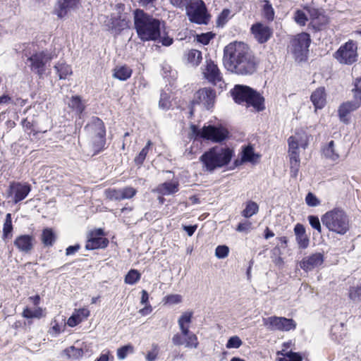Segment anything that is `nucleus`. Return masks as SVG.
Returning <instances> with one entry per match:
<instances>
[{
    "mask_svg": "<svg viewBox=\"0 0 361 361\" xmlns=\"http://www.w3.org/2000/svg\"><path fill=\"white\" fill-rule=\"evenodd\" d=\"M224 63L228 71L238 74H252L255 71L248 47L241 42H231L224 48Z\"/></svg>",
    "mask_w": 361,
    "mask_h": 361,
    "instance_id": "1",
    "label": "nucleus"
},
{
    "mask_svg": "<svg viewBox=\"0 0 361 361\" xmlns=\"http://www.w3.org/2000/svg\"><path fill=\"white\" fill-rule=\"evenodd\" d=\"M160 21L142 10L134 11V25L137 36L142 41H155L160 37Z\"/></svg>",
    "mask_w": 361,
    "mask_h": 361,
    "instance_id": "2",
    "label": "nucleus"
},
{
    "mask_svg": "<svg viewBox=\"0 0 361 361\" xmlns=\"http://www.w3.org/2000/svg\"><path fill=\"white\" fill-rule=\"evenodd\" d=\"M233 151L228 147L215 146L205 152L200 158L203 167L208 171L227 165L231 160Z\"/></svg>",
    "mask_w": 361,
    "mask_h": 361,
    "instance_id": "3",
    "label": "nucleus"
},
{
    "mask_svg": "<svg viewBox=\"0 0 361 361\" xmlns=\"http://www.w3.org/2000/svg\"><path fill=\"white\" fill-rule=\"evenodd\" d=\"M323 225L329 231L338 235H345L350 229V219L346 212L334 208L322 216Z\"/></svg>",
    "mask_w": 361,
    "mask_h": 361,
    "instance_id": "4",
    "label": "nucleus"
},
{
    "mask_svg": "<svg viewBox=\"0 0 361 361\" xmlns=\"http://www.w3.org/2000/svg\"><path fill=\"white\" fill-rule=\"evenodd\" d=\"M232 95L236 103L251 106L258 111L264 109V98L247 86L236 85L232 90Z\"/></svg>",
    "mask_w": 361,
    "mask_h": 361,
    "instance_id": "5",
    "label": "nucleus"
},
{
    "mask_svg": "<svg viewBox=\"0 0 361 361\" xmlns=\"http://www.w3.org/2000/svg\"><path fill=\"white\" fill-rule=\"evenodd\" d=\"M192 137H202L214 142H219L224 140L228 136V130L222 127L213 126H204L199 129L195 125L190 126Z\"/></svg>",
    "mask_w": 361,
    "mask_h": 361,
    "instance_id": "6",
    "label": "nucleus"
},
{
    "mask_svg": "<svg viewBox=\"0 0 361 361\" xmlns=\"http://www.w3.org/2000/svg\"><path fill=\"white\" fill-rule=\"evenodd\" d=\"M310 42V37L305 32L300 33L292 39L290 50L296 61H302L306 59Z\"/></svg>",
    "mask_w": 361,
    "mask_h": 361,
    "instance_id": "7",
    "label": "nucleus"
},
{
    "mask_svg": "<svg viewBox=\"0 0 361 361\" xmlns=\"http://www.w3.org/2000/svg\"><path fill=\"white\" fill-rule=\"evenodd\" d=\"M334 58L341 64L351 65L357 61V45L353 40H349L341 45L334 54Z\"/></svg>",
    "mask_w": 361,
    "mask_h": 361,
    "instance_id": "8",
    "label": "nucleus"
},
{
    "mask_svg": "<svg viewBox=\"0 0 361 361\" xmlns=\"http://www.w3.org/2000/svg\"><path fill=\"white\" fill-rule=\"evenodd\" d=\"M263 324L269 331H288L296 328V323L293 319L272 316L263 318Z\"/></svg>",
    "mask_w": 361,
    "mask_h": 361,
    "instance_id": "9",
    "label": "nucleus"
},
{
    "mask_svg": "<svg viewBox=\"0 0 361 361\" xmlns=\"http://www.w3.org/2000/svg\"><path fill=\"white\" fill-rule=\"evenodd\" d=\"M85 129L92 135L95 150L99 151L105 145L106 130L102 121L96 118L85 127Z\"/></svg>",
    "mask_w": 361,
    "mask_h": 361,
    "instance_id": "10",
    "label": "nucleus"
},
{
    "mask_svg": "<svg viewBox=\"0 0 361 361\" xmlns=\"http://www.w3.org/2000/svg\"><path fill=\"white\" fill-rule=\"evenodd\" d=\"M31 190V186L27 183H11L7 192L8 197L11 198L14 203H18L24 200Z\"/></svg>",
    "mask_w": 361,
    "mask_h": 361,
    "instance_id": "11",
    "label": "nucleus"
},
{
    "mask_svg": "<svg viewBox=\"0 0 361 361\" xmlns=\"http://www.w3.org/2000/svg\"><path fill=\"white\" fill-rule=\"evenodd\" d=\"M187 13L192 22L198 24L207 23V9L203 1L197 0L192 3Z\"/></svg>",
    "mask_w": 361,
    "mask_h": 361,
    "instance_id": "12",
    "label": "nucleus"
},
{
    "mask_svg": "<svg viewBox=\"0 0 361 361\" xmlns=\"http://www.w3.org/2000/svg\"><path fill=\"white\" fill-rule=\"evenodd\" d=\"M80 0H57L54 8V13L59 18L68 17L80 8Z\"/></svg>",
    "mask_w": 361,
    "mask_h": 361,
    "instance_id": "13",
    "label": "nucleus"
},
{
    "mask_svg": "<svg viewBox=\"0 0 361 361\" xmlns=\"http://www.w3.org/2000/svg\"><path fill=\"white\" fill-rule=\"evenodd\" d=\"M51 59V56L46 51H40L34 54L30 58V68L32 71L35 72L39 75H42L45 72V65Z\"/></svg>",
    "mask_w": 361,
    "mask_h": 361,
    "instance_id": "14",
    "label": "nucleus"
},
{
    "mask_svg": "<svg viewBox=\"0 0 361 361\" xmlns=\"http://www.w3.org/2000/svg\"><path fill=\"white\" fill-rule=\"evenodd\" d=\"M203 74L204 78L208 80L209 82L214 85L219 86L222 88L224 82L222 81L221 73L217 67V66L211 60L206 61L205 68L203 70Z\"/></svg>",
    "mask_w": 361,
    "mask_h": 361,
    "instance_id": "15",
    "label": "nucleus"
},
{
    "mask_svg": "<svg viewBox=\"0 0 361 361\" xmlns=\"http://www.w3.org/2000/svg\"><path fill=\"white\" fill-rule=\"evenodd\" d=\"M136 192V190L132 187H126L121 189L109 188L104 191L106 197L111 201L130 199L135 195Z\"/></svg>",
    "mask_w": 361,
    "mask_h": 361,
    "instance_id": "16",
    "label": "nucleus"
},
{
    "mask_svg": "<svg viewBox=\"0 0 361 361\" xmlns=\"http://www.w3.org/2000/svg\"><path fill=\"white\" fill-rule=\"evenodd\" d=\"M361 106V95L359 97H357V94L354 95V100L346 102L343 103L338 109V116L341 120L344 123H349V117L348 115L357 109Z\"/></svg>",
    "mask_w": 361,
    "mask_h": 361,
    "instance_id": "17",
    "label": "nucleus"
},
{
    "mask_svg": "<svg viewBox=\"0 0 361 361\" xmlns=\"http://www.w3.org/2000/svg\"><path fill=\"white\" fill-rule=\"evenodd\" d=\"M215 97V92L210 88L205 87L195 92L194 102L202 104L206 109H209L214 106Z\"/></svg>",
    "mask_w": 361,
    "mask_h": 361,
    "instance_id": "18",
    "label": "nucleus"
},
{
    "mask_svg": "<svg viewBox=\"0 0 361 361\" xmlns=\"http://www.w3.org/2000/svg\"><path fill=\"white\" fill-rule=\"evenodd\" d=\"M310 139V135L305 130H298L294 135L288 139L289 149L298 151L299 147L305 149L308 145Z\"/></svg>",
    "mask_w": 361,
    "mask_h": 361,
    "instance_id": "19",
    "label": "nucleus"
},
{
    "mask_svg": "<svg viewBox=\"0 0 361 361\" xmlns=\"http://www.w3.org/2000/svg\"><path fill=\"white\" fill-rule=\"evenodd\" d=\"M324 261L323 254L320 252L313 253L304 257L300 262V267L305 271L308 272L321 267Z\"/></svg>",
    "mask_w": 361,
    "mask_h": 361,
    "instance_id": "20",
    "label": "nucleus"
},
{
    "mask_svg": "<svg viewBox=\"0 0 361 361\" xmlns=\"http://www.w3.org/2000/svg\"><path fill=\"white\" fill-rule=\"evenodd\" d=\"M311 26L316 30H321L326 27L329 23L328 17L324 13L317 8L308 10Z\"/></svg>",
    "mask_w": 361,
    "mask_h": 361,
    "instance_id": "21",
    "label": "nucleus"
},
{
    "mask_svg": "<svg viewBox=\"0 0 361 361\" xmlns=\"http://www.w3.org/2000/svg\"><path fill=\"white\" fill-rule=\"evenodd\" d=\"M192 312H183L178 320V326L180 331H182L185 336H190L189 340H190V345H194L196 343L195 334L190 331V324L192 322Z\"/></svg>",
    "mask_w": 361,
    "mask_h": 361,
    "instance_id": "22",
    "label": "nucleus"
},
{
    "mask_svg": "<svg viewBox=\"0 0 361 361\" xmlns=\"http://www.w3.org/2000/svg\"><path fill=\"white\" fill-rule=\"evenodd\" d=\"M103 235L104 232L102 229H97L92 231L90 235V238L85 245L86 249L94 250L106 247L108 240L102 237Z\"/></svg>",
    "mask_w": 361,
    "mask_h": 361,
    "instance_id": "23",
    "label": "nucleus"
},
{
    "mask_svg": "<svg viewBox=\"0 0 361 361\" xmlns=\"http://www.w3.org/2000/svg\"><path fill=\"white\" fill-rule=\"evenodd\" d=\"M251 32L255 38L259 43H264L269 40L272 35V31L267 25L261 23L252 25Z\"/></svg>",
    "mask_w": 361,
    "mask_h": 361,
    "instance_id": "24",
    "label": "nucleus"
},
{
    "mask_svg": "<svg viewBox=\"0 0 361 361\" xmlns=\"http://www.w3.org/2000/svg\"><path fill=\"white\" fill-rule=\"evenodd\" d=\"M35 238L30 235H21L18 236L14 240L15 246L23 252H30L34 246Z\"/></svg>",
    "mask_w": 361,
    "mask_h": 361,
    "instance_id": "25",
    "label": "nucleus"
},
{
    "mask_svg": "<svg viewBox=\"0 0 361 361\" xmlns=\"http://www.w3.org/2000/svg\"><path fill=\"white\" fill-rule=\"evenodd\" d=\"M90 314V312L87 307L75 309L72 315L68 319L67 324L71 327H74L86 319Z\"/></svg>",
    "mask_w": 361,
    "mask_h": 361,
    "instance_id": "26",
    "label": "nucleus"
},
{
    "mask_svg": "<svg viewBox=\"0 0 361 361\" xmlns=\"http://www.w3.org/2000/svg\"><path fill=\"white\" fill-rule=\"evenodd\" d=\"M294 233L298 247L302 249L307 248L310 243V239L303 225L297 224L294 228Z\"/></svg>",
    "mask_w": 361,
    "mask_h": 361,
    "instance_id": "27",
    "label": "nucleus"
},
{
    "mask_svg": "<svg viewBox=\"0 0 361 361\" xmlns=\"http://www.w3.org/2000/svg\"><path fill=\"white\" fill-rule=\"evenodd\" d=\"M179 183L177 180L165 182L159 185L154 190L162 195H169L178 191Z\"/></svg>",
    "mask_w": 361,
    "mask_h": 361,
    "instance_id": "28",
    "label": "nucleus"
},
{
    "mask_svg": "<svg viewBox=\"0 0 361 361\" xmlns=\"http://www.w3.org/2000/svg\"><path fill=\"white\" fill-rule=\"evenodd\" d=\"M310 99L316 110L318 109H322L326 104V94L324 88H317L312 93Z\"/></svg>",
    "mask_w": 361,
    "mask_h": 361,
    "instance_id": "29",
    "label": "nucleus"
},
{
    "mask_svg": "<svg viewBox=\"0 0 361 361\" xmlns=\"http://www.w3.org/2000/svg\"><path fill=\"white\" fill-rule=\"evenodd\" d=\"M182 331L175 334L172 337V342L175 345H183L188 348H197L199 345V342L197 336L195 335L196 343L194 345H190V336H183Z\"/></svg>",
    "mask_w": 361,
    "mask_h": 361,
    "instance_id": "30",
    "label": "nucleus"
},
{
    "mask_svg": "<svg viewBox=\"0 0 361 361\" xmlns=\"http://www.w3.org/2000/svg\"><path fill=\"white\" fill-rule=\"evenodd\" d=\"M288 153L290 157V176L291 177L296 178L300 166L299 152L298 151L288 149Z\"/></svg>",
    "mask_w": 361,
    "mask_h": 361,
    "instance_id": "31",
    "label": "nucleus"
},
{
    "mask_svg": "<svg viewBox=\"0 0 361 361\" xmlns=\"http://www.w3.org/2000/svg\"><path fill=\"white\" fill-rule=\"evenodd\" d=\"M62 355L66 357V360L73 361L78 360L83 355L84 351L81 348H77L75 346H70L63 350Z\"/></svg>",
    "mask_w": 361,
    "mask_h": 361,
    "instance_id": "32",
    "label": "nucleus"
},
{
    "mask_svg": "<svg viewBox=\"0 0 361 361\" xmlns=\"http://www.w3.org/2000/svg\"><path fill=\"white\" fill-rule=\"evenodd\" d=\"M323 153L326 158L333 161H337L340 158L338 150L336 149L333 140L330 141L323 149Z\"/></svg>",
    "mask_w": 361,
    "mask_h": 361,
    "instance_id": "33",
    "label": "nucleus"
},
{
    "mask_svg": "<svg viewBox=\"0 0 361 361\" xmlns=\"http://www.w3.org/2000/svg\"><path fill=\"white\" fill-rule=\"evenodd\" d=\"M111 20V28L116 30L121 31L129 27L130 20L126 15L112 18Z\"/></svg>",
    "mask_w": 361,
    "mask_h": 361,
    "instance_id": "34",
    "label": "nucleus"
},
{
    "mask_svg": "<svg viewBox=\"0 0 361 361\" xmlns=\"http://www.w3.org/2000/svg\"><path fill=\"white\" fill-rule=\"evenodd\" d=\"M132 75V69L127 66H117L114 70L113 76L120 80H126Z\"/></svg>",
    "mask_w": 361,
    "mask_h": 361,
    "instance_id": "35",
    "label": "nucleus"
},
{
    "mask_svg": "<svg viewBox=\"0 0 361 361\" xmlns=\"http://www.w3.org/2000/svg\"><path fill=\"white\" fill-rule=\"evenodd\" d=\"M259 155L254 152V149L252 147L247 146L244 148L242 154L243 161H248L252 164H255L258 161Z\"/></svg>",
    "mask_w": 361,
    "mask_h": 361,
    "instance_id": "36",
    "label": "nucleus"
},
{
    "mask_svg": "<svg viewBox=\"0 0 361 361\" xmlns=\"http://www.w3.org/2000/svg\"><path fill=\"white\" fill-rule=\"evenodd\" d=\"M54 68L56 70L59 79L61 80L66 79L68 75L72 74V69L71 66L63 63H57L55 65Z\"/></svg>",
    "mask_w": 361,
    "mask_h": 361,
    "instance_id": "37",
    "label": "nucleus"
},
{
    "mask_svg": "<svg viewBox=\"0 0 361 361\" xmlns=\"http://www.w3.org/2000/svg\"><path fill=\"white\" fill-rule=\"evenodd\" d=\"M41 239L45 246H51L55 241L56 236L51 228H45L42 231Z\"/></svg>",
    "mask_w": 361,
    "mask_h": 361,
    "instance_id": "38",
    "label": "nucleus"
},
{
    "mask_svg": "<svg viewBox=\"0 0 361 361\" xmlns=\"http://www.w3.org/2000/svg\"><path fill=\"white\" fill-rule=\"evenodd\" d=\"M277 355H283L279 357L278 361H302V357L297 353L285 352V350L279 351Z\"/></svg>",
    "mask_w": 361,
    "mask_h": 361,
    "instance_id": "39",
    "label": "nucleus"
},
{
    "mask_svg": "<svg viewBox=\"0 0 361 361\" xmlns=\"http://www.w3.org/2000/svg\"><path fill=\"white\" fill-rule=\"evenodd\" d=\"M281 250L278 246H276L271 251V260L274 263V264L279 267V268H281L284 264V261L281 256Z\"/></svg>",
    "mask_w": 361,
    "mask_h": 361,
    "instance_id": "40",
    "label": "nucleus"
},
{
    "mask_svg": "<svg viewBox=\"0 0 361 361\" xmlns=\"http://www.w3.org/2000/svg\"><path fill=\"white\" fill-rule=\"evenodd\" d=\"M202 53L197 49H192L187 54L188 61L192 66H197L202 61Z\"/></svg>",
    "mask_w": 361,
    "mask_h": 361,
    "instance_id": "41",
    "label": "nucleus"
},
{
    "mask_svg": "<svg viewBox=\"0 0 361 361\" xmlns=\"http://www.w3.org/2000/svg\"><path fill=\"white\" fill-rule=\"evenodd\" d=\"M258 210V204L253 201H249L247 202L245 209L242 212V215L244 217L249 218L257 214Z\"/></svg>",
    "mask_w": 361,
    "mask_h": 361,
    "instance_id": "42",
    "label": "nucleus"
},
{
    "mask_svg": "<svg viewBox=\"0 0 361 361\" xmlns=\"http://www.w3.org/2000/svg\"><path fill=\"white\" fill-rule=\"evenodd\" d=\"M69 107L74 109L78 114H81L85 109V105L78 96H73L68 102Z\"/></svg>",
    "mask_w": 361,
    "mask_h": 361,
    "instance_id": "43",
    "label": "nucleus"
},
{
    "mask_svg": "<svg viewBox=\"0 0 361 361\" xmlns=\"http://www.w3.org/2000/svg\"><path fill=\"white\" fill-rule=\"evenodd\" d=\"M13 231L11 214H7L3 227V238L6 239L11 235Z\"/></svg>",
    "mask_w": 361,
    "mask_h": 361,
    "instance_id": "44",
    "label": "nucleus"
},
{
    "mask_svg": "<svg viewBox=\"0 0 361 361\" xmlns=\"http://www.w3.org/2000/svg\"><path fill=\"white\" fill-rule=\"evenodd\" d=\"M141 277V274L136 269H130L125 277V283L133 285L137 283Z\"/></svg>",
    "mask_w": 361,
    "mask_h": 361,
    "instance_id": "45",
    "label": "nucleus"
},
{
    "mask_svg": "<svg viewBox=\"0 0 361 361\" xmlns=\"http://www.w3.org/2000/svg\"><path fill=\"white\" fill-rule=\"evenodd\" d=\"M349 298L354 302L361 301V285L350 288Z\"/></svg>",
    "mask_w": 361,
    "mask_h": 361,
    "instance_id": "46",
    "label": "nucleus"
},
{
    "mask_svg": "<svg viewBox=\"0 0 361 361\" xmlns=\"http://www.w3.org/2000/svg\"><path fill=\"white\" fill-rule=\"evenodd\" d=\"M42 316V310L39 307L34 310L27 307L23 312V317L27 319L40 318Z\"/></svg>",
    "mask_w": 361,
    "mask_h": 361,
    "instance_id": "47",
    "label": "nucleus"
},
{
    "mask_svg": "<svg viewBox=\"0 0 361 361\" xmlns=\"http://www.w3.org/2000/svg\"><path fill=\"white\" fill-rule=\"evenodd\" d=\"M152 143L149 140L146 146L141 150L137 156L135 157L134 161L137 165H141L145 159L148 153L149 148L152 146Z\"/></svg>",
    "mask_w": 361,
    "mask_h": 361,
    "instance_id": "48",
    "label": "nucleus"
},
{
    "mask_svg": "<svg viewBox=\"0 0 361 361\" xmlns=\"http://www.w3.org/2000/svg\"><path fill=\"white\" fill-rule=\"evenodd\" d=\"M134 352V347L131 344H128L119 348L117 350V357L120 360H123L126 357L128 354Z\"/></svg>",
    "mask_w": 361,
    "mask_h": 361,
    "instance_id": "49",
    "label": "nucleus"
},
{
    "mask_svg": "<svg viewBox=\"0 0 361 361\" xmlns=\"http://www.w3.org/2000/svg\"><path fill=\"white\" fill-rule=\"evenodd\" d=\"M264 5L263 6V13L264 17L268 20H273L274 18V11L269 1L264 0Z\"/></svg>",
    "mask_w": 361,
    "mask_h": 361,
    "instance_id": "50",
    "label": "nucleus"
},
{
    "mask_svg": "<svg viewBox=\"0 0 361 361\" xmlns=\"http://www.w3.org/2000/svg\"><path fill=\"white\" fill-rule=\"evenodd\" d=\"M159 106L164 110L169 109L171 106L170 95L166 92H161L159 102Z\"/></svg>",
    "mask_w": 361,
    "mask_h": 361,
    "instance_id": "51",
    "label": "nucleus"
},
{
    "mask_svg": "<svg viewBox=\"0 0 361 361\" xmlns=\"http://www.w3.org/2000/svg\"><path fill=\"white\" fill-rule=\"evenodd\" d=\"M295 21L300 25H305L308 18L304 11L298 10L294 15Z\"/></svg>",
    "mask_w": 361,
    "mask_h": 361,
    "instance_id": "52",
    "label": "nucleus"
},
{
    "mask_svg": "<svg viewBox=\"0 0 361 361\" xmlns=\"http://www.w3.org/2000/svg\"><path fill=\"white\" fill-rule=\"evenodd\" d=\"M159 345L157 343L152 345V350H149L146 355V360L147 361H154L159 353Z\"/></svg>",
    "mask_w": 361,
    "mask_h": 361,
    "instance_id": "53",
    "label": "nucleus"
},
{
    "mask_svg": "<svg viewBox=\"0 0 361 361\" xmlns=\"http://www.w3.org/2000/svg\"><path fill=\"white\" fill-rule=\"evenodd\" d=\"M229 249L226 245H219L216 248L215 255L219 259H223L228 256Z\"/></svg>",
    "mask_w": 361,
    "mask_h": 361,
    "instance_id": "54",
    "label": "nucleus"
},
{
    "mask_svg": "<svg viewBox=\"0 0 361 361\" xmlns=\"http://www.w3.org/2000/svg\"><path fill=\"white\" fill-rule=\"evenodd\" d=\"M242 345V341L237 336L231 337L227 343V348H238Z\"/></svg>",
    "mask_w": 361,
    "mask_h": 361,
    "instance_id": "55",
    "label": "nucleus"
},
{
    "mask_svg": "<svg viewBox=\"0 0 361 361\" xmlns=\"http://www.w3.org/2000/svg\"><path fill=\"white\" fill-rule=\"evenodd\" d=\"M165 302L169 305H176L181 302L182 296L178 294L169 295L164 298Z\"/></svg>",
    "mask_w": 361,
    "mask_h": 361,
    "instance_id": "56",
    "label": "nucleus"
},
{
    "mask_svg": "<svg viewBox=\"0 0 361 361\" xmlns=\"http://www.w3.org/2000/svg\"><path fill=\"white\" fill-rule=\"evenodd\" d=\"M309 223L311 226L317 230L319 233L322 232V226L319 221V219L316 216H308Z\"/></svg>",
    "mask_w": 361,
    "mask_h": 361,
    "instance_id": "57",
    "label": "nucleus"
},
{
    "mask_svg": "<svg viewBox=\"0 0 361 361\" xmlns=\"http://www.w3.org/2000/svg\"><path fill=\"white\" fill-rule=\"evenodd\" d=\"M306 204L310 207H316L319 204L320 202L317 197L312 194L309 192L305 197Z\"/></svg>",
    "mask_w": 361,
    "mask_h": 361,
    "instance_id": "58",
    "label": "nucleus"
},
{
    "mask_svg": "<svg viewBox=\"0 0 361 361\" xmlns=\"http://www.w3.org/2000/svg\"><path fill=\"white\" fill-rule=\"evenodd\" d=\"M231 13L230 10L224 9L218 17V25H224L228 20L229 15Z\"/></svg>",
    "mask_w": 361,
    "mask_h": 361,
    "instance_id": "59",
    "label": "nucleus"
},
{
    "mask_svg": "<svg viewBox=\"0 0 361 361\" xmlns=\"http://www.w3.org/2000/svg\"><path fill=\"white\" fill-rule=\"evenodd\" d=\"M252 224L250 221L240 223L236 228V231L242 233H248L251 230Z\"/></svg>",
    "mask_w": 361,
    "mask_h": 361,
    "instance_id": "60",
    "label": "nucleus"
},
{
    "mask_svg": "<svg viewBox=\"0 0 361 361\" xmlns=\"http://www.w3.org/2000/svg\"><path fill=\"white\" fill-rule=\"evenodd\" d=\"M197 41L203 44H207L210 40L213 38V35L210 32L203 33L197 35Z\"/></svg>",
    "mask_w": 361,
    "mask_h": 361,
    "instance_id": "61",
    "label": "nucleus"
},
{
    "mask_svg": "<svg viewBox=\"0 0 361 361\" xmlns=\"http://www.w3.org/2000/svg\"><path fill=\"white\" fill-rule=\"evenodd\" d=\"M191 0H169L170 3L177 8H183L190 2Z\"/></svg>",
    "mask_w": 361,
    "mask_h": 361,
    "instance_id": "62",
    "label": "nucleus"
},
{
    "mask_svg": "<svg viewBox=\"0 0 361 361\" xmlns=\"http://www.w3.org/2000/svg\"><path fill=\"white\" fill-rule=\"evenodd\" d=\"M354 95L356 94L357 97L361 95V78L357 79L355 82V88L353 90Z\"/></svg>",
    "mask_w": 361,
    "mask_h": 361,
    "instance_id": "63",
    "label": "nucleus"
},
{
    "mask_svg": "<svg viewBox=\"0 0 361 361\" xmlns=\"http://www.w3.org/2000/svg\"><path fill=\"white\" fill-rule=\"evenodd\" d=\"M160 42L164 46H170L173 43V39L168 35H164L160 38Z\"/></svg>",
    "mask_w": 361,
    "mask_h": 361,
    "instance_id": "64",
    "label": "nucleus"
}]
</instances>
